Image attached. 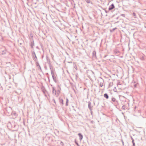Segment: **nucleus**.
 Wrapping results in <instances>:
<instances>
[{"label":"nucleus","instance_id":"obj_1","mask_svg":"<svg viewBox=\"0 0 146 146\" xmlns=\"http://www.w3.org/2000/svg\"><path fill=\"white\" fill-rule=\"evenodd\" d=\"M8 128L10 129H12L13 131L17 130L18 129V125L15 123L12 122H9L7 124Z\"/></svg>","mask_w":146,"mask_h":146},{"label":"nucleus","instance_id":"obj_2","mask_svg":"<svg viewBox=\"0 0 146 146\" xmlns=\"http://www.w3.org/2000/svg\"><path fill=\"white\" fill-rule=\"evenodd\" d=\"M32 57L33 60L35 61H36L37 60V57L36 56L35 53L34 51L32 52Z\"/></svg>","mask_w":146,"mask_h":146},{"label":"nucleus","instance_id":"obj_3","mask_svg":"<svg viewBox=\"0 0 146 146\" xmlns=\"http://www.w3.org/2000/svg\"><path fill=\"white\" fill-rule=\"evenodd\" d=\"M92 58L93 60L96 59L97 58L96 52L95 50H94L93 52Z\"/></svg>","mask_w":146,"mask_h":146},{"label":"nucleus","instance_id":"obj_4","mask_svg":"<svg viewBox=\"0 0 146 146\" xmlns=\"http://www.w3.org/2000/svg\"><path fill=\"white\" fill-rule=\"evenodd\" d=\"M112 101L113 102H115V104L117 105H118L119 103L118 102L117 100H116L115 98H114L112 97L111 98Z\"/></svg>","mask_w":146,"mask_h":146},{"label":"nucleus","instance_id":"obj_5","mask_svg":"<svg viewBox=\"0 0 146 146\" xmlns=\"http://www.w3.org/2000/svg\"><path fill=\"white\" fill-rule=\"evenodd\" d=\"M41 88L43 93L45 94V93L47 92V91L45 89L44 87L42 86H41Z\"/></svg>","mask_w":146,"mask_h":146},{"label":"nucleus","instance_id":"obj_6","mask_svg":"<svg viewBox=\"0 0 146 146\" xmlns=\"http://www.w3.org/2000/svg\"><path fill=\"white\" fill-rule=\"evenodd\" d=\"M88 107L90 111L92 110V106H91V103L90 102H88Z\"/></svg>","mask_w":146,"mask_h":146},{"label":"nucleus","instance_id":"obj_7","mask_svg":"<svg viewBox=\"0 0 146 146\" xmlns=\"http://www.w3.org/2000/svg\"><path fill=\"white\" fill-rule=\"evenodd\" d=\"M115 7L114 6L113 4H111L109 7L108 8L109 11L111 10L114 9Z\"/></svg>","mask_w":146,"mask_h":146},{"label":"nucleus","instance_id":"obj_8","mask_svg":"<svg viewBox=\"0 0 146 146\" xmlns=\"http://www.w3.org/2000/svg\"><path fill=\"white\" fill-rule=\"evenodd\" d=\"M59 102L60 105L63 106L64 105L63 101L62 99L59 98Z\"/></svg>","mask_w":146,"mask_h":146},{"label":"nucleus","instance_id":"obj_9","mask_svg":"<svg viewBox=\"0 0 146 146\" xmlns=\"http://www.w3.org/2000/svg\"><path fill=\"white\" fill-rule=\"evenodd\" d=\"M36 65L37 67H38V69H39L40 70H41V67L39 65V64L38 63V62L37 61V60L36 61Z\"/></svg>","mask_w":146,"mask_h":146},{"label":"nucleus","instance_id":"obj_10","mask_svg":"<svg viewBox=\"0 0 146 146\" xmlns=\"http://www.w3.org/2000/svg\"><path fill=\"white\" fill-rule=\"evenodd\" d=\"M52 93L54 95H55L56 94V91L55 90L54 88V87H52Z\"/></svg>","mask_w":146,"mask_h":146},{"label":"nucleus","instance_id":"obj_11","mask_svg":"<svg viewBox=\"0 0 146 146\" xmlns=\"http://www.w3.org/2000/svg\"><path fill=\"white\" fill-rule=\"evenodd\" d=\"M78 135L79 137V139L80 141H81L83 138V135L81 133H79Z\"/></svg>","mask_w":146,"mask_h":146},{"label":"nucleus","instance_id":"obj_12","mask_svg":"<svg viewBox=\"0 0 146 146\" xmlns=\"http://www.w3.org/2000/svg\"><path fill=\"white\" fill-rule=\"evenodd\" d=\"M101 82L99 83V85L101 87H102L103 86L104 81L102 79H101Z\"/></svg>","mask_w":146,"mask_h":146},{"label":"nucleus","instance_id":"obj_13","mask_svg":"<svg viewBox=\"0 0 146 146\" xmlns=\"http://www.w3.org/2000/svg\"><path fill=\"white\" fill-rule=\"evenodd\" d=\"M34 41L33 40L32 41H31L30 44V45L31 46L32 48H33V46H34Z\"/></svg>","mask_w":146,"mask_h":146},{"label":"nucleus","instance_id":"obj_14","mask_svg":"<svg viewBox=\"0 0 146 146\" xmlns=\"http://www.w3.org/2000/svg\"><path fill=\"white\" fill-rule=\"evenodd\" d=\"M104 98H106V99H108L109 98V96L107 93H105L104 94Z\"/></svg>","mask_w":146,"mask_h":146},{"label":"nucleus","instance_id":"obj_15","mask_svg":"<svg viewBox=\"0 0 146 146\" xmlns=\"http://www.w3.org/2000/svg\"><path fill=\"white\" fill-rule=\"evenodd\" d=\"M86 2L88 4L90 3L91 4H92V2L90 0H85Z\"/></svg>","mask_w":146,"mask_h":146},{"label":"nucleus","instance_id":"obj_16","mask_svg":"<svg viewBox=\"0 0 146 146\" xmlns=\"http://www.w3.org/2000/svg\"><path fill=\"white\" fill-rule=\"evenodd\" d=\"M52 77L54 82H55L56 83V77L54 76V75L52 76Z\"/></svg>","mask_w":146,"mask_h":146},{"label":"nucleus","instance_id":"obj_17","mask_svg":"<svg viewBox=\"0 0 146 146\" xmlns=\"http://www.w3.org/2000/svg\"><path fill=\"white\" fill-rule=\"evenodd\" d=\"M46 59L47 61V62L48 63L49 66H51V65L50 62V61L49 59H48L47 56L46 57Z\"/></svg>","mask_w":146,"mask_h":146},{"label":"nucleus","instance_id":"obj_18","mask_svg":"<svg viewBox=\"0 0 146 146\" xmlns=\"http://www.w3.org/2000/svg\"><path fill=\"white\" fill-rule=\"evenodd\" d=\"M68 101H69V100L68 99V98H66V106H67L68 105Z\"/></svg>","mask_w":146,"mask_h":146},{"label":"nucleus","instance_id":"obj_19","mask_svg":"<svg viewBox=\"0 0 146 146\" xmlns=\"http://www.w3.org/2000/svg\"><path fill=\"white\" fill-rule=\"evenodd\" d=\"M13 116H14V117L15 118L17 116V114L15 112L13 113Z\"/></svg>","mask_w":146,"mask_h":146},{"label":"nucleus","instance_id":"obj_20","mask_svg":"<svg viewBox=\"0 0 146 146\" xmlns=\"http://www.w3.org/2000/svg\"><path fill=\"white\" fill-rule=\"evenodd\" d=\"M133 15L134 17L135 18H137V17L136 14V13H133Z\"/></svg>","mask_w":146,"mask_h":146},{"label":"nucleus","instance_id":"obj_21","mask_svg":"<svg viewBox=\"0 0 146 146\" xmlns=\"http://www.w3.org/2000/svg\"><path fill=\"white\" fill-rule=\"evenodd\" d=\"M117 29V28L116 27H115L114 28H113V29H112L111 30H110V32H113V31L115 29Z\"/></svg>","mask_w":146,"mask_h":146},{"label":"nucleus","instance_id":"obj_22","mask_svg":"<svg viewBox=\"0 0 146 146\" xmlns=\"http://www.w3.org/2000/svg\"><path fill=\"white\" fill-rule=\"evenodd\" d=\"M51 73L52 76L54 75V73L52 70H51Z\"/></svg>","mask_w":146,"mask_h":146},{"label":"nucleus","instance_id":"obj_23","mask_svg":"<svg viewBox=\"0 0 146 146\" xmlns=\"http://www.w3.org/2000/svg\"><path fill=\"white\" fill-rule=\"evenodd\" d=\"M132 143L133 144L132 146H135V143L134 140H133V141H132Z\"/></svg>","mask_w":146,"mask_h":146},{"label":"nucleus","instance_id":"obj_24","mask_svg":"<svg viewBox=\"0 0 146 146\" xmlns=\"http://www.w3.org/2000/svg\"><path fill=\"white\" fill-rule=\"evenodd\" d=\"M125 105H123L122 107V109L123 110H125Z\"/></svg>","mask_w":146,"mask_h":146},{"label":"nucleus","instance_id":"obj_25","mask_svg":"<svg viewBox=\"0 0 146 146\" xmlns=\"http://www.w3.org/2000/svg\"><path fill=\"white\" fill-rule=\"evenodd\" d=\"M74 68L76 69V68H77V66H76V64L74 63Z\"/></svg>","mask_w":146,"mask_h":146},{"label":"nucleus","instance_id":"obj_26","mask_svg":"<svg viewBox=\"0 0 146 146\" xmlns=\"http://www.w3.org/2000/svg\"><path fill=\"white\" fill-rule=\"evenodd\" d=\"M120 16L124 17H125V14H121Z\"/></svg>","mask_w":146,"mask_h":146},{"label":"nucleus","instance_id":"obj_27","mask_svg":"<svg viewBox=\"0 0 146 146\" xmlns=\"http://www.w3.org/2000/svg\"><path fill=\"white\" fill-rule=\"evenodd\" d=\"M56 92H57V94H58V95L60 93V91L59 90H57Z\"/></svg>","mask_w":146,"mask_h":146},{"label":"nucleus","instance_id":"obj_28","mask_svg":"<svg viewBox=\"0 0 146 146\" xmlns=\"http://www.w3.org/2000/svg\"><path fill=\"white\" fill-rule=\"evenodd\" d=\"M60 144L61 145H62V146H63L64 145V143L63 142H61L60 143Z\"/></svg>","mask_w":146,"mask_h":146},{"label":"nucleus","instance_id":"obj_29","mask_svg":"<svg viewBox=\"0 0 146 146\" xmlns=\"http://www.w3.org/2000/svg\"><path fill=\"white\" fill-rule=\"evenodd\" d=\"M49 68H50V71H51V70H52V66H49Z\"/></svg>","mask_w":146,"mask_h":146},{"label":"nucleus","instance_id":"obj_30","mask_svg":"<svg viewBox=\"0 0 146 146\" xmlns=\"http://www.w3.org/2000/svg\"><path fill=\"white\" fill-rule=\"evenodd\" d=\"M75 143L78 145V146H79L78 143L76 142V141H75Z\"/></svg>","mask_w":146,"mask_h":146},{"label":"nucleus","instance_id":"obj_31","mask_svg":"<svg viewBox=\"0 0 146 146\" xmlns=\"http://www.w3.org/2000/svg\"><path fill=\"white\" fill-rule=\"evenodd\" d=\"M3 40V38L1 36H0V40Z\"/></svg>","mask_w":146,"mask_h":146},{"label":"nucleus","instance_id":"obj_32","mask_svg":"<svg viewBox=\"0 0 146 146\" xmlns=\"http://www.w3.org/2000/svg\"><path fill=\"white\" fill-rule=\"evenodd\" d=\"M131 139L132 141H133V140H134L133 139V138L131 136Z\"/></svg>","mask_w":146,"mask_h":146},{"label":"nucleus","instance_id":"obj_33","mask_svg":"<svg viewBox=\"0 0 146 146\" xmlns=\"http://www.w3.org/2000/svg\"><path fill=\"white\" fill-rule=\"evenodd\" d=\"M137 85V84H134V87H136Z\"/></svg>","mask_w":146,"mask_h":146},{"label":"nucleus","instance_id":"obj_34","mask_svg":"<svg viewBox=\"0 0 146 146\" xmlns=\"http://www.w3.org/2000/svg\"><path fill=\"white\" fill-rule=\"evenodd\" d=\"M105 12L106 13H107L108 12V11H107V10H105Z\"/></svg>","mask_w":146,"mask_h":146},{"label":"nucleus","instance_id":"obj_35","mask_svg":"<svg viewBox=\"0 0 146 146\" xmlns=\"http://www.w3.org/2000/svg\"><path fill=\"white\" fill-rule=\"evenodd\" d=\"M45 96L46 97H47V95H46V93H45V94H44Z\"/></svg>","mask_w":146,"mask_h":146},{"label":"nucleus","instance_id":"obj_36","mask_svg":"<svg viewBox=\"0 0 146 146\" xmlns=\"http://www.w3.org/2000/svg\"><path fill=\"white\" fill-rule=\"evenodd\" d=\"M122 142L123 145H124V142H123V141H122Z\"/></svg>","mask_w":146,"mask_h":146},{"label":"nucleus","instance_id":"obj_37","mask_svg":"<svg viewBox=\"0 0 146 146\" xmlns=\"http://www.w3.org/2000/svg\"><path fill=\"white\" fill-rule=\"evenodd\" d=\"M73 90H74V92H75V90L74 89V88H73Z\"/></svg>","mask_w":146,"mask_h":146},{"label":"nucleus","instance_id":"obj_38","mask_svg":"<svg viewBox=\"0 0 146 146\" xmlns=\"http://www.w3.org/2000/svg\"><path fill=\"white\" fill-rule=\"evenodd\" d=\"M44 68H45V69H46V66H45V67H44Z\"/></svg>","mask_w":146,"mask_h":146},{"label":"nucleus","instance_id":"obj_39","mask_svg":"<svg viewBox=\"0 0 146 146\" xmlns=\"http://www.w3.org/2000/svg\"><path fill=\"white\" fill-rule=\"evenodd\" d=\"M46 74L47 75H48V73H46Z\"/></svg>","mask_w":146,"mask_h":146},{"label":"nucleus","instance_id":"obj_40","mask_svg":"<svg viewBox=\"0 0 146 146\" xmlns=\"http://www.w3.org/2000/svg\"><path fill=\"white\" fill-rule=\"evenodd\" d=\"M118 19V17H117V18H116V19Z\"/></svg>","mask_w":146,"mask_h":146},{"label":"nucleus","instance_id":"obj_41","mask_svg":"<svg viewBox=\"0 0 146 146\" xmlns=\"http://www.w3.org/2000/svg\"><path fill=\"white\" fill-rule=\"evenodd\" d=\"M106 56H105L104 57H106Z\"/></svg>","mask_w":146,"mask_h":146},{"label":"nucleus","instance_id":"obj_42","mask_svg":"<svg viewBox=\"0 0 146 146\" xmlns=\"http://www.w3.org/2000/svg\"><path fill=\"white\" fill-rule=\"evenodd\" d=\"M91 113L92 114V111H91Z\"/></svg>","mask_w":146,"mask_h":146},{"label":"nucleus","instance_id":"obj_43","mask_svg":"<svg viewBox=\"0 0 146 146\" xmlns=\"http://www.w3.org/2000/svg\"><path fill=\"white\" fill-rule=\"evenodd\" d=\"M48 79H49V77H48Z\"/></svg>","mask_w":146,"mask_h":146},{"label":"nucleus","instance_id":"obj_44","mask_svg":"<svg viewBox=\"0 0 146 146\" xmlns=\"http://www.w3.org/2000/svg\"><path fill=\"white\" fill-rule=\"evenodd\" d=\"M111 83H110V84H111Z\"/></svg>","mask_w":146,"mask_h":146},{"label":"nucleus","instance_id":"obj_45","mask_svg":"<svg viewBox=\"0 0 146 146\" xmlns=\"http://www.w3.org/2000/svg\"><path fill=\"white\" fill-rule=\"evenodd\" d=\"M5 53H2V54H4Z\"/></svg>","mask_w":146,"mask_h":146},{"label":"nucleus","instance_id":"obj_46","mask_svg":"<svg viewBox=\"0 0 146 146\" xmlns=\"http://www.w3.org/2000/svg\"><path fill=\"white\" fill-rule=\"evenodd\" d=\"M142 59H143V58H142Z\"/></svg>","mask_w":146,"mask_h":146},{"label":"nucleus","instance_id":"obj_47","mask_svg":"<svg viewBox=\"0 0 146 146\" xmlns=\"http://www.w3.org/2000/svg\"><path fill=\"white\" fill-rule=\"evenodd\" d=\"M142 59H143V58H142Z\"/></svg>","mask_w":146,"mask_h":146}]
</instances>
